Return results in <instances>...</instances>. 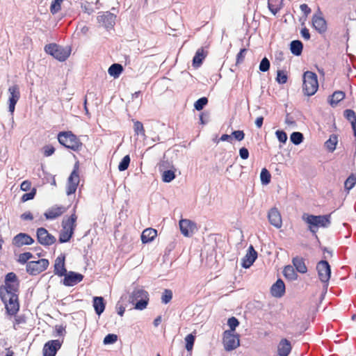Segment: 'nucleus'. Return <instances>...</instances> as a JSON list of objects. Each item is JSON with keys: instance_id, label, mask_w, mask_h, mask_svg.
I'll return each mask as SVG.
<instances>
[{"instance_id": "f257e3e1", "label": "nucleus", "mask_w": 356, "mask_h": 356, "mask_svg": "<svg viewBox=\"0 0 356 356\" xmlns=\"http://www.w3.org/2000/svg\"><path fill=\"white\" fill-rule=\"evenodd\" d=\"M19 283H7L0 286V298L4 303L6 312L15 315L19 308L17 292Z\"/></svg>"}, {"instance_id": "f03ea898", "label": "nucleus", "mask_w": 356, "mask_h": 356, "mask_svg": "<svg viewBox=\"0 0 356 356\" xmlns=\"http://www.w3.org/2000/svg\"><path fill=\"white\" fill-rule=\"evenodd\" d=\"M302 220L309 225V230L314 234L319 227H328L331 223L330 215L314 216L304 213Z\"/></svg>"}, {"instance_id": "7ed1b4c3", "label": "nucleus", "mask_w": 356, "mask_h": 356, "mask_svg": "<svg viewBox=\"0 0 356 356\" xmlns=\"http://www.w3.org/2000/svg\"><path fill=\"white\" fill-rule=\"evenodd\" d=\"M58 140L60 145L73 151L81 149L83 143L72 131H63L58 134Z\"/></svg>"}, {"instance_id": "20e7f679", "label": "nucleus", "mask_w": 356, "mask_h": 356, "mask_svg": "<svg viewBox=\"0 0 356 356\" xmlns=\"http://www.w3.org/2000/svg\"><path fill=\"white\" fill-rule=\"evenodd\" d=\"M76 219L77 216L75 213H73L67 219L63 220L62 229L59 234V242L60 243H66L72 238L76 225Z\"/></svg>"}, {"instance_id": "39448f33", "label": "nucleus", "mask_w": 356, "mask_h": 356, "mask_svg": "<svg viewBox=\"0 0 356 356\" xmlns=\"http://www.w3.org/2000/svg\"><path fill=\"white\" fill-rule=\"evenodd\" d=\"M302 90L304 94L307 96L314 95L318 88L317 76L315 73L307 71L303 74Z\"/></svg>"}, {"instance_id": "423d86ee", "label": "nucleus", "mask_w": 356, "mask_h": 356, "mask_svg": "<svg viewBox=\"0 0 356 356\" xmlns=\"http://www.w3.org/2000/svg\"><path fill=\"white\" fill-rule=\"evenodd\" d=\"M129 299L131 302H135V309L143 310L148 304L149 294L143 289H135L130 295Z\"/></svg>"}, {"instance_id": "0eeeda50", "label": "nucleus", "mask_w": 356, "mask_h": 356, "mask_svg": "<svg viewBox=\"0 0 356 356\" xmlns=\"http://www.w3.org/2000/svg\"><path fill=\"white\" fill-rule=\"evenodd\" d=\"M45 51L59 61H65L70 55V49L52 43L45 46Z\"/></svg>"}, {"instance_id": "6e6552de", "label": "nucleus", "mask_w": 356, "mask_h": 356, "mask_svg": "<svg viewBox=\"0 0 356 356\" xmlns=\"http://www.w3.org/2000/svg\"><path fill=\"white\" fill-rule=\"evenodd\" d=\"M49 262L47 259L38 261H31L26 266V272L31 275H38L44 271L49 266Z\"/></svg>"}, {"instance_id": "1a4fd4ad", "label": "nucleus", "mask_w": 356, "mask_h": 356, "mask_svg": "<svg viewBox=\"0 0 356 356\" xmlns=\"http://www.w3.org/2000/svg\"><path fill=\"white\" fill-rule=\"evenodd\" d=\"M316 270L320 280L325 283V290L327 291L328 282L330 278L331 268L329 263L325 260L320 261L316 266Z\"/></svg>"}, {"instance_id": "9d476101", "label": "nucleus", "mask_w": 356, "mask_h": 356, "mask_svg": "<svg viewBox=\"0 0 356 356\" xmlns=\"http://www.w3.org/2000/svg\"><path fill=\"white\" fill-rule=\"evenodd\" d=\"M222 343L226 351L233 350L240 345L238 336L235 335L232 331L224 332Z\"/></svg>"}, {"instance_id": "9b49d317", "label": "nucleus", "mask_w": 356, "mask_h": 356, "mask_svg": "<svg viewBox=\"0 0 356 356\" xmlns=\"http://www.w3.org/2000/svg\"><path fill=\"white\" fill-rule=\"evenodd\" d=\"M78 170L79 164L78 163H76L74 164V169L67 179V185L66 189V193L67 195L74 194L76 191L78 184L79 183V175Z\"/></svg>"}, {"instance_id": "f8f14e48", "label": "nucleus", "mask_w": 356, "mask_h": 356, "mask_svg": "<svg viewBox=\"0 0 356 356\" xmlns=\"http://www.w3.org/2000/svg\"><path fill=\"white\" fill-rule=\"evenodd\" d=\"M36 236L38 243L44 246H49L56 241V237L44 227L37 229Z\"/></svg>"}, {"instance_id": "ddd939ff", "label": "nucleus", "mask_w": 356, "mask_h": 356, "mask_svg": "<svg viewBox=\"0 0 356 356\" xmlns=\"http://www.w3.org/2000/svg\"><path fill=\"white\" fill-rule=\"evenodd\" d=\"M179 225L181 233L184 236L191 237L197 231L196 223L191 220L181 219Z\"/></svg>"}, {"instance_id": "4468645a", "label": "nucleus", "mask_w": 356, "mask_h": 356, "mask_svg": "<svg viewBox=\"0 0 356 356\" xmlns=\"http://www.w3.org/2000/svg\"><path fill=\"white\" fill-rule=\"evenodd\" d=\"M116 15L110 13L99 12L97 17V22L104 26L106 29H112L115 24Z\"/></svg>"}, {"instance_id": "2eb2a0df", "label": "nucleus", "mask_w": 356, "mask_h": 356, "mask_svg": "<svg viewBox=\"0 0 356 356\" xmlns=\"http://www.w3.org/2000/svg\"><path fill=\"white\" fill-rule=\"evenodd\" d=\"M8 109L13 113L15 111V105L20 98L19 87L17 85H13L8 88Z\"/></svg>"}, {"instance_id": "dca6fc26", "label": "nucleus", "mask_w": 356, "mask_h": 356, "mask_svg": "<svg viewBox=\"0 0 356 356\" xmlns=\"http://www.w3.org/2000/svg\"><path fill=\"white\" fill-rule=\"evenodd\" d=\"M63 276V284L66 286H73L81 282L83 279V275L74 271L67 272Z\"/></svg>"}, {"instance_id": "f3484780", "label": "nucleus", "mask_w": 356, "mask_h": 356, "mask_svg": "<svg viewBox=\"0 0 356 356\" xmlns=\"http://www.w3.org/2000/svg\"><path fill=\"white\" fill-rule=\"evenodd\" d=\"M12 243L14 246L20 248L33 244L34 239L28 234L19 233L13 237Z\"/></svg>"}, {"instance_id": "a211bd4d", "label": "nucleus", "mask_w": 356, "mask_h": 356, "mask_svg": "<svg viewBox=\"0 0 356 356\" xmlns=\"http://www.w3.org/2000/svg\"><path fill=\"white\" fill-rule=\"evenodd\" d=\"M61 343L59 340H51L47 342L43 348L44 356H55L60 349Z\"/></svg>"}, {"instance_id": "6ab92c4d", "label": "nucleus", "mask_w": 356, "mask_h": 356, "mask_svg": "<svg viewBox=\"0 0 356 356\" xmlns=\"http://www.w3.org/2000/svg\"><path fill=\"white\" fill-rule=\"evenodd\" d=\"M257 257V252L254 250L252 245H250L246 254L242 259L241 266L244 268H250Z\"/></svg>"}, {"instance_id": "aec40b11", "label": "nucleus", "mask_w": 356, "mask_h": 356, "mask_svg": "<svg viewBox=\"0 0 356 356\" xmlns=\"http://www.w3.org/2000/svg\"><path fill=\"white\" fill-rule=\"evenodd\" d=\"M269 222L276 228H280L282 225V217L280 211L275 207L272 208L268 213Z\"/></svg>"}, {"instance_id": "412c9836", "label": "nucleus", "mask_w": 356, "mask_h": 356, "mask_svg": "<svg viewBox=\"0 0 356 356\" xmlns=\"http://www.w3.org/2000/svg\"><path fill=\"white\" fill-rule=\"evenodd\" d=\"M65 256L63 254H60L55 260L54 274L59 277H63L67 272L65 266Z\"/></svg>"}, {"instance_id": "4be33fe9", "label": "nucleus", "mask_w": 356, "mask_h": 356, "mask_svg": "<svg viewBox=\"0 0 356 356\" xmlns=\"http://www.w3.org/2000/svg\"><path fill=\"white\" fill-rule=\"evenodd\" d=\"M319 15H314L312 17V24L314 28L320 33H324L327 29V24L325 19L321 16V13L318 10Z\"/></svg>"}, {"instance_id": "5701e85b", "label": "nucleus", "mask_w": 356, "mask_h": 356, "mask_svg": "<svg viewBox=\"0 0 356 356\" xmlns=\"http://www.w3.org/2000/svg\"><path fill=\"white\" fill-rule=\"evenodd\" d=\"M271 294L276 298H281L284 296L285 292V285L281 279H278L274 283L270 289Z\"/></svg>"}, {"instance_id": "b1692460", "label": "nucleus", "mask_w": 356, "mask_h": 356, "mask_svg": "<svg viewBox=\"0 0 356 356\" xmlns=\"http://www.w3.org/2000/svg\"><path fill=\"white\" fill-rule=\"evenodd\" d=\"M65 211V208L63 206H54L49 209L45 213L44 216L47 219L53 220L61 216Z\"/></svg>"}, {"instance_id": "393cba45", "label": "nucleus", "mask_w": 356, "mask_h": 356, "mask_svg": "<svg viewBox=\"0 0 356 356\" xmlns=\"http://www.w3.org/2000/svg\"><path fill=\"white\" fill-rule=\"evenodd\" d=\"M291 350V345L289 340L283 339L277 346V353L279 356H288Z\"/></svg>"}, {"instance_id": "a878e982", "label": "nucleus", "mask_w": 356, "mask_h": 356, "mask_svg": "<svg viewBox=\"0 0 356 356\" xmlns=\"http://www.w3.org/2000/svg\"><path fill=\"white\" fill-rule=\"evenodd\" d=\"M157 236V231L153 228L145 229L141 234V241L143 243H147L152 241Z\"/></svg>"}, {"instance_id": "bb28decb", "label": "nucleus", "mask_w": 356, "mask_h": 356, "mask_svg": "<svg viewBox=\"0 0 356 356\" xmlns=\"http://www.w3.org/2000/svg\"><path fill=\"white\" fill-rule=\"evenodd\" d=\"M93 307L95 313L100 316L105 309V302L103 297L95 296L93 298Z\"/></svg>"}, {"instance_id": "cd10ccee", "label": "nucleus", "mask_w": 356, "mask_h": 356, "mask_svg": "<svg viewBox=\"0 0 356 356\" xmlns=\"http://www.w3.org/2000/svg\"><path fill=\"white\" fill-rule=\"evenodd\" d=\"M345 92L341 90L335 91L330 97V104L334 107L345 98Z\"/></svg>"}, {"instance_id": "c85d7f7f", "label": "nucleus", "mask_w": 356, "mask_h": 356, "mask_svg": "<svg viewBox=\"0 0 356 356\" xmlns=\"http://www.w3.org/2000/svg\"><path fill=\"white\" fill-rule=\"evenodd\" d=\"M292 262L298 272L300 273H305L307 272V268L302 258L294 257Z\"/></svg>"}, {"instance_id": "c756f323", "label": "nucleus", "mask_w": 356, "mask_h": 356, "mask_svg": "<svg viewBox=\"0 0 356 356\" xmlns=\"http://www.w3.org/2000/svg\"><path fill=\"white\" fill-rule=\"evenodd\" d=\"M303 44L300 40H293L290 44V50L295 56H300L302 52Z\"/></svg>"}, {"instance_id": "7c9ffc66", "label": "nucleus", "mask_w": 356, "mask_h": 356, "mask_svg": "<svg viewBox=\"0 0 356 356\" xmlns=\"http://www.w3.org/2000/svg\"><path fill=\"white\" fill-rule=\"evenodd\" d=\"M205 58L203 49H198L193 58V66L195 68L199 67Z\"/></svg>"}, {"instance_id": "2f4dec72", "label": "nucleus", "mask_w": 356, "mask_h": 356, "mask_svg": "<svg viewBox=\"0 0 356 356\" xmlns=\"http://www.w3.org/2000/svg\"><path fill=\"white\" fill-rule=\"evenodd\" d=\"M122 71L123 67L122 65L114 63L109 67L108 72L110 76H113L114 78H118Z\"/></svg>"}, {"instance_id": "473e14b6", "label": "nucleus", "mask_w": 356, "mask_h": 356, "mask_svg": "<svg viewBox=\"0 0 356 356\" xmlns=\"http://www.w3.org/2000/svg\"><path fill=\"white\" fill-rule=\"evenodd\" d=\"M283 274L284 277L289 280H296L298 277V275L293 267L290 265L284 267Z\"/></svg>"}, {"instance_id": "72a5a7b5", "label": "nucleus", "mask_w": 356, "mask_h": 356, "mask_svg": "<svg viewBox=\"0 0 356 356\" xmlns=\"http://www.w3.org/2000/svg\"><path fill=\"white\" fill-rule=\"evenodd\" d=\"M337 143V136L334 134H332L330 136V138L325 142V145L329 152H332L336 149Z\"/></svg>"}, {"instance_id": "f704fd0d", "label": "nucleus", "mask_w": 356, "mask_h": 356, "mask_svg": "<svg viewBox=\"0 0 356 356\" xmlns=\"http://www.w3.org/2000/svg\"><path fill=\"white\" fill-rule=\"evenodd\" d=\"M356 184V175L351 174L345 181L344 187L345 189L348 192L352 189Z\"/></svg>"}, {"instance_id": "c9c22d12", "label": "nucleus", "mask_w": 356, "mask_h": 356, "mask_svg": "<svg viewBox=\"0 0 356 356\" xmlns=\"http://www.w3.org/2000/svg\"><path fill=\"white\" fill-rule=\"evenodd\" d=\"M303 134L298 131L293 132L291 134L290 140L296 145H300L303 140Z\"/></svg>"}, {"instance_id": "e433bc0d", "label": "nucleus", "mask_w": 356, "mask_h": 356, "mask_svg": "<svg viewBox=\"0 0 356 356\" xmlns=\"http://www.w3.org/2000/svg\"><path fill=\"white\" fill-rule=\"evenodd\" d=\"M175 178V171L172 170H163L162 173V180L165 183L172 181Z\"/></svg>"}, {"instance_id": "4c0bfd02", "label": "nucleus", "mask_w": 356, "mask_h": 356, "mask_svg": "<svg viewBox=\"0 0 356 356\" xmlns=\"http://www.w3.org/2000/svg\"><path fill=\"white\" fill-rule=\"evenodd\" d=\"M63 0H53L50 6V12L55 15L61 9V4Z\"/></svg>"}, {"instance_id": "58836bf2", "label": "nucleus", "mask_w": 356, "mask_h": 356, "mask_svg": "<svg viewBox=\"0 0 356 356\" xmlns=\"http://www.w3.org/2000/svg\"><path fill=\"white\" fill-rule=\"evenodd\" d=\"M343 115L350 124L356 123V113L353 110L346 109L343 112Z\"/></svg>"}, {"instance_id": "ea45409f", "label": "nucleus", "mask_w": 356, "mask_h": 356, "mask_svg": "<svg viewBox=\"0 0 356 356\" xmlns=\"http://www.w3.org/2000/svg\"><path fill=\"white\" fill-rule=\"evenodd\" d=\"M271 175L267 169L263 168L260 174L261 181L263 184H268L270 181Z\"/></svg>"}, {"instance_id": "a19ab883", "label": "nucleus", "mask_w": 356, "mask_h": 356, "mask_svg": "<svg viewBox=\"0 0 356 356\" xmlns=\"http://www.w3.org/2000/svg\"><path fill=\"white\" fill-rule=\"evenodd\" d=\"M33 257V255L32 253L29 252L21 253L19 255L17 261L20 263L21 264H27L29 262L28 261Z\"/></svg>"}, {"instance_id": "79ce46f5", "label": "nucleus", "mask_w": 356, "mask_h": 356, "mask_svg": "<svg viewBox=\"0 0 356 356\" xmlns=\"http://www.w3.org/2000/svg\"><path fill=\"white\" fill-rule=\"evenodd\" d=\"M129 163H130L129 156V155L124 156L118 165V170L120 171L126 170L128 168Z\"/></svg>"}, {"instance_id": "37998d69", "label": "nucleus", "mask_w": 356, "mask_h": 356, "mask_svg": "<svg viewBox=\"0 0 356 356\" xmlns=\"http://www.w3.org/2000/svg\"><path fill=\"white\" fill-rule=\"evenodd\" d=\"M208 99L205 97L198 99L194 104V107L197 111H201L207 104Z\"/></svg>"}, {"instance_id": "c03bdc74", "label": "nucleus", "mask_w": 356, "mask_h": 356, "mask_svg": "<svg viewBox=\"0 0 356 356\" xmlns=\"http://www.w3.org/2000/svg\"><path fill=\"white\" fill-rule=\"evenodd\" d=\"M134 132L136 133V134L141 135L143 137L145 136L143 124L140 122L136 121L134 122Z\"/></svg>"}, {"instance_id": "a18cd8bd", "label": "nucleus", "mask_w": 356, "mask_h": 356, "mask_svg": "<svg viewBox=\"0 0 356 356\" xmlns=\"http://www.w3.org/2000/svg\"><path fill=\"white\" fill-rule=\"evenodd\" d=\"M186 341V349L188 351H191L193 349L194 342H195V337L192 334H188L185 338Z\"/></svg>"}, {"instance_id": "49530a36", "label": "nucleus", "mask_w": 356, "mask_h": 356, "mask_svg": "<svg viewBox=\"0 0 356 356\" xmlns=\"http://www.w3.org/2000/svg\"><path fill=\"white\" fill-rule=\"evenodd\" d=\"M288 76L282 70H278L277 72L276 81L280 84H284L286 83Z\"/></svg>"}, {"instance_id": "de8ad7c7", "label": "nucleus", "mask_w": 356, "mask_h": 356, "mask_svg": "<svg viewBox=\"0 0 356 356\" xmlns=\"http://www.w3.org/2000/svg\"><path fill=\"white\" fill-rule=\"evenodd\" d=\"M172 298V292L170 289H165L161 296V301L164 304H168Z\"/></svg>"}, {"instance_id": "09e8293b", "label": "nucleus", "mask_w": 356, "mask_h": 356, "mask_svg": "<svg viewBox=\"0 0 356 356\" xmlns=\"http://www.w3.org/2000/svg\"><path fill=\"white\" fill-rule=\"evenodd\" d=\"M227 325L230 328L229 331H232V332L234 333L236 327L239 325V321L236 317L232 316L228 319Z\"/></svg>"}, {"instance_id": "8fccbe9b", "label": "nucleus", "mask_w": 356, "mask_h": 356, "mask_svg": "<svg viewBox=\"0 0 356 356\" xmlns=\"http://www.w3.org/2000/svg\"><path fill=\"white\" fill-rule=\"evenodd\" d=\"M270 61L266 57H264L260 62L259 70L262 72H267L270 68Z\"/></svg>"}, {"instance_id": "3c124183", "label": "nucleus", "mask_w": 356, "mask_h": 356, "mask_svg": "<svg viewBox=\"0 0 356 356\" xmlns=\"http://www.w3.org/2000/svg\"><path fill=\"white\" fill-rule=\"evenodd\" d=\"M118 340V336L115 334H108L104 339V344H113Z\"/></svg>"}, {"instance_id": "603ef678", "label": "nucleus", "mask_w": 356, "mask_h": 356, "mask_svg": "<svg viewBox=\"0 0 356 356\" xmlns=\"http://www.w3.org/2000/svg\"><path fill=\"white\" fill-rule=\"evenodd\" d=\"M5 283H19L17 277L14 273H8L5 277Z\"/></svg>"}, {"instance_id": "864d4df0", "label": "nucleus", "mask_w": 356, "mask_h": 356, "mask_svg": "<svg viewBox=\"0 0 356 356\" xmlns=\"http://www.w3.org/2000/svg\"><path fill=\"white\" fill-rule=\"evenodd\" d=\"M35 193L36 190L33 188L31 192L24 194L21 197L22 202H25L28 200L33 199L35 195Z\"/></svg>"}, {"instance_id": "5fc2aeb1", "label": "nucleus", "mask_w": 356, "mask_h": 356, "mask_svg": "<svg viewBox=\"0 0 356 356\" xmlns=\"http://www.w3.org/2000/svg\"><path fill=\"white\" fill-rule=\"evenodd\" d=\"M275 135L280 143H285L286 142L287 135L284 131L277 130L275 132Z\"/></svg>"}, {"instance_id": "6e6d98bb", "label": "nucleus", "mask_w": 356, "mask_h": 356, "mask_svg": "<svg viewBox=\"0 0 356 356\" xmlns=\"http://www.w3.org/2000/svg\"><path fill=\"white\" fill-rule=\"evenodd\" d=\"M81 7L83 11L88 15H91L94 12L92 5L88 2L82 3Z\"/></svg>"}, {"instance_id": "4d7b16f0", "label": "nucleus", "mask_w": 356, "mask_h": 356, "mask_svg": "<svg viewBox=\"0 0 356 356\" xmlns=\"http://www.w3.org/2000/svg\"><path fill=\"white\" fill-rule=\"evenodd\" d=\"M234 137L236 140L238 141H241L244 139L245 138V134L243 132V131H241V130H237V131H234L232 133V137Z\"/></svg>"}, {"instance_id": "13d9d810", "label": "nucleus", "mask_w": 356, "mask_h": 356, "mask_svg": "<svg viewBox=\"0 0 356 356\" xmlns=\"http://www.w3.org/2000/svg\"><path fill=\"white\" fill-rule=\"evenodd\" d=\"M247 51L246 49H241L236 56V65L241 63L245 58Z\"/></svg>"}, {"instance_id": "bf43d9fd", "label": "nucleus", "mask_w": 356, "mask_h": 356, "mask_svg": "<svg viewBox=\"0 0 356 356\" xmlns=\"http://www.w3.org/2000/svg\"><path fill=\"white\" fill-rule=\"evenodd\" d=\"M44 155L45 156H49L52 155L55 152V148L51 145H45L43 147Z\"/></svg>"}, {"instance_id": "052dcab7", "label": "nucleus", "mask_w": 356, "mask_h": 356, "mask_svg": "<svg viewBox=\"0 0 356 356\" xmlns=\"http://www.w3.org/2000/svg\"><path fill=\"white\" fill-rule=\"evenodd\" d=\"M239 156L242 159H248L249 157V151L246 147H241L239 149Z\"/></svg>"}, {"instance_id": "680f3d73", "label": "nucleus", "mask_w": 356, "mask_h": 356, "mask_svg": "<svg viewBox=\"0 0 356 356\" xmlns=\"http://www.w3.org/2000/svg\"><path fill=\"white\" fill-rule=\"evenodd\" d=\"M300 8L306 17H307L311 13L310 8L305 3L301 4L300 6Z\"/></svg>"}, {"instance_id": "e2e57ef3", "label": "nucleus", "mask_w": 356, "mask_h": 356, "mask_svg": "<svg viewBox=\"0 0 356 356\" xmlns=\"http://www.w3.org/2000/svg\"><path fill=\"white\" fill-rule=\"evenodd\" d=\"M20 218L24 220H32L33 219L32 213L29 211L22 213Z\"/></svg>"}, {"instance_id": "0e129e2a", "label": "nucleus", "mask_w": 356, "mask_h": 356, "mask_svg": "<svg viewBox=\"0 0 356 356\" xmlns=\"http://www.w3.org/2000/svg\"><path fill=\"white\" fill-rule=\"evenodd\" d=\"M31 184L29 181H24L20 186L21 190L24 191H29L31 188Z\"/></svg>"}, {"instance_id": "69168bd1", "label": "nucleus", "mask_w": 356, "mask_h": 356, "mask_svg": "<svg viewBox=\"0 0 356 356\" xmlns=\"http://www.w3.org/2000/svg\"><path fill=\"white\" fill-rule=\"evenodd\" d=\"M300 33L302 35V37L304 39H305L307 40L310 39V34H309V30L307 28L305 27V28L302 29Z\"/></svg>"}, {"instance_id": "338daca9", "label": "nucleus", "mask_w": 356, "mask_h": 356, "mask_svg": "<svg viewBox=\"0 0 356 356\" xmlns=\"http://www.w3.org/2000/svg\"><path fill=\"white\" fill-rule=\"evenodd\" d=\"M268 9L270 10V11L273 15H275L278 12V10H280L279 8H275L272 3H270V0H268Z\"/></svg>"}, {"instance_id": "774afa93", "label": "nucleus", "mask_w": 356, "mask_h": 356, "mask_svg": "<svg viewBox=\"0 0 356 356\" xmlns=\"http://www.w3.org/2000/svg\"><path fill=\"white\" fill-rule=\"evenodd\" d=\"M263 122L264 118L261 116L258 117L255 120V125L257 126V128H261L262 127Z\"/></svg>"}]
</instances>
